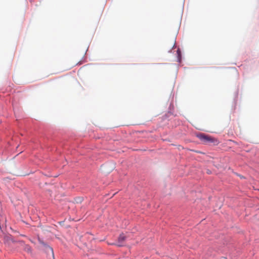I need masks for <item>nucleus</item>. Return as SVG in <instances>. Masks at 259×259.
Masks as SVG:
<instances>
[{
    "instance_id": "f257e3e1",
    "label": "nucleus",
    "mask_w": 259,
    "mask_h": 259,
    "mask_svg": "<svg viewBox=\"0 0 259 259\" xmlns=\"http://www.w3.org/2000/svg\"><path fill=\"white\" fill-rule=\"evenodd\" d=\"M197 137L201 142L206 144L212 143L213 145H216L219 143V142L217 139L204 134H199Z\"/></svg>"
},
{
    "instance_id": "f03ea898",
    "label": "nucleus",
    "mask_w": 259,
    "mask_h": 259,
    "mask_svg": "<svg viewBox=\"0 0 259 259\" xmlns=\"http://www.w3.org/2000/svg\"><path fill=\"white\" fill-rule=\"evenodd\" d=\"M19 243L20 246L23 247V249L25 251H27L28 253H31V248L29 245L25 244L23 241H20Z\"/></svg>"
},
{
    "instance_id": "7ed1b4c3",
    "label": "nucleus",
    "mask_w": 259,
    "mask_h": 259,
    "mask_svg": "<svg viewBox=\"0 0 259 259\" xmlns=\"http://www.w3.org/2000/svg\"><path fill=\"white\" fill-rule=\"evenodd\" d=\"M125 236L123 234H121L119 235L118 239V243L117 245L119 246H121L123 245V243L125 240Z\"/></svg>"
},
{
    "instance_id": "20e7f679",
    "label": "nucleus",
    "mask_w": 259,
    "mask_h": 259,
    "mask_svg": "<svg viewBox=\"0 0 259 259\" xmlns=\"http://www.w3.org/2000/svg\"><path fill=\"white\" fill-rule=\"evenodd\" d=\"M39 240V242L40 243H41L42 244H43L44 246H46V247H47V249L50 251L52 253V254H53V255L54 256V252H53V248L52 247H51L50 246H48V245H47V244H46L44 242H43L42 241H40V240Z\"/></svg>"
},
{
    "instance_id": "39448f33",
    "label": "nucleus",
    "mask_w": 259,
    "mask_h": 259,
    "mask_svg": "<svg viewBox=\"0 0 259 259\" xmlns=\"http://www.w3.org/2000/svg\"><path fill=\"white\" fill-rule=\"evenodd\" d=\"M177 52H178V55H180V51L178 50Z\"/></svg>"
}]
</instances>
